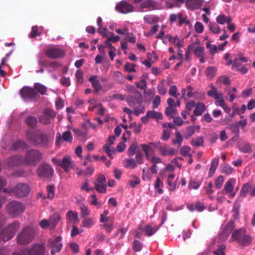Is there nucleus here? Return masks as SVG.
I'll return each mask as SVG.
<instances>
[{
	"label": "nucleus",
	"mask_w": 255,
	"mask_h": 255,
	"mask_svg": "<svg viewBox=\"0 0 255 255\" xmlns=\"http://www.w3.org/2000/svg\"><path fill=\"white\" fill-rule=\"evenodd\" d=\"M26 137L29 142L35 146L48 147L49 137L47 134L40 130L33 132L31 129H28L26 131Z\"/></svg>",
	"instance_id": "obj_1"
},
{
	"label": "nucleus",
	"mask_w": 255,
	"mask_h": 255,
	"mask_svg": "<svg viewBox=\"0 0 255 255\" xmlns=\"http://www.w3.org/2000/svg\"><path fill=\"white\" fill-rule=\"evenodd\" d=\"M43 154L38 149H29L23 157V165L30 167H35L41 160Z\"/></svg>",
	"instance_id": "obj_2"
},
{
	"label": "nucleus",
	"mask_w": 255,
	"mask_h": 255,
	"mask_svg": "<svg viewBox=\"0 0 255 255\" xmlns=\"http://www.w3.org/2000/svg\"><path fill=\"white\" fill-rule=\"evenodd\" d=\"M35 231L31 227L24 228L17 237V243L20 245L30 243L34 239Z\"/></svg>",
	"instance_id": "obj_3"
},
{
	"label": "nucleus",
	"mask_w": 255,
	"mask_h": 255,
	"mask_svg": "<svg viewBox=\"0 0 255 255\" xmlns=\"http://www.w3.org/2000/svg\"><path fill=\"white\" fill-rule=\"evenodd\" d=\"M6 210L10 216L16 217L24 212L25 207L22 203L13 200L7 204Z\"/></svg>",
	"instance_id": "obj_4"
},
{
	"label": "nucleus",
	"mask_w": 255,
	"mask_h": 255,
	"mask_svg": "<svg viewBox=\"0 0 255 255\" xmlns=\"http://www.w3.org/2000/svg\"><path fill=\"white\" fill-rule=\"evenodd\" d=\"M54 170L52 167L45 162L41 163L36 169V175L40 178H47L52 177Z\"/></svg>",
	"instance_id": "obj_5"
},
{
	"label": "nucleus",
	"mask_w": 255,
	"mask_h": 255,
	"mask_svg": "<svg viewBox=\"0 0 255 255\" xmlns=\"http://www.w3.org/2000/svg\"><path fill=\"white\" fill-rule=\"evenodd\" d=\"M45 55L50 59L63 58L66 54L64 50L57 46H51L45 50Z\"/></svg>",
	"instance_id": "obj_6"
},
{
	"label": "nucleus",
	"mask_w": 255,
	"mask_h": 255,
	"mask_svg": "<svg viewBox=\"0 0 255 255\" xmlns=\"http://www.w3.org/2000/svg\"><path fill=\"white\" fill-rule=\"evenodd\" d=\"M18 226L19 224L18 222L13 223L2 232L0 235V237L5 242L9 241L14 237L18 229Z\"/></svg>",
	"instance_id": "obj_7"
},
{
	"label": "nucleus",
	"mask_w": 255,
	"mask_h": 255,
	"mask_svg": "<svg viewBox=\"0 0 255 255\" xmlns=\"http://www.w3.org/2000/svg\"><path fill=\"white\" fill-rule=\"evenodd\" d=\"M30 191L28 184L23 183L17 184L13 189V193L17 197H23L27 196Z\"/></svg>",
	"instance_id": "obj_8"
},
{
	"label": "nucleus",
	"mask_w": 255,
	"mask_h": 255,
	"mask_svg": "<svg viewBox=\"0 0 255 255\" xmlns=\"http://www.w3.org/2000/svg\"><path fill=\"white\" fill-rule=\"evenodd\" d=\"M52 161L61 167L66 172H68L71 168H73V162L69 156H65L62 160L53 158Z\"/></svg>",
	"instance_id": "obj_9"
},
{
	"label": "nucleus",
	"mask_w": 255,
	"mask_h": 255,
	"mask_svg": "<svg viewBox=\"0 0 255 255\" xmlns=\"http://www.w3.org/2000/svg\"><path fill=\"white\" fill-rule=\"evenodd\" d=\"M19 94L24 100H32L35 98L37 92L34 89L29 87L24 86L20 90Z\"/></svg>",
	"instance_id": "obj_10"
},
{
	"label": "nucleus",
	"mask_w": 255,
	"mask_h": 255,
	"mask_svg": "<svg viewBox=\"0 0 255 255\" xmlns=\"http://www.w3.org/2000/svg\"><path fill=\"white\" fill-rule=\"evenodd\" d=\"M116 8L118 11L126 14L133 11L134 6L125 1H122L117 4Z\"/></svg>",
	"instance_id": "obj_11"
},
{
	"label": "nucleus",
	"mask_w": 255,
	"mask_h": 255,
	"mask_svg": "<svg viewBox=\"0 0 255 255\" xmlns=\"http://www.w3.org/2000/svg\"><path fill=\"white\" fill-rule=\"evenodd\" d=\"M45 248L43 245L35 244L28 251V255H44Z\"/></svg>",
	"instance_id": "obj_12"
},
{
	"label": "nucleus",
	"mask_w": 255,
	"mask_h": 255,
	"mask_svg": "<svg viewBox=\"0 0 255 255\" xmlns=\"http://www.w3.org/2000/svg\"><path fill=\"white\" fill-rule=\"evenodd\" d=\"M135 96L128 98L127 101L130 106H134L136 104H140L142 101V96L139 91H136Z\"/></svg>",
	"instance_id": "obj_13"
},
{
	"label": "nucleus",
	"mask_w": 255,
	"mask_h": 255,
	"mask_svg": "<svg viewBox=\"0 0 255 255\" xmlns=\"http://www.w3.org/2000/svg\"><path fill=\"white\" fill-rule=\"evenodd\" d=\"M23 156L14 155L9 157L7 160V164L10 167H13L19 165H23Z\"/></svg>",
	"instance_id": "obj_14"
},
{
	"label": "nucleus",
	"mask_w": 255,
	"mask_h": 255,
	"mask_svg": "<svg viewBox=\"0 0 255 255\" xmlns=\"http://www.w3.org/2000/svg\"><path fill=\"white\" fill-rule=\"evenodd\" d=\"M73 131L74 133L75 136H76L79 140L85 141L88 138V131L86 129L82 130L78 128H73Z\"/></svg>",
	"instance_id": "obj_15"
},
{
	"label": "nucleus",
	"mask_w": 255,
	"mask_h": 255,
	"mask_svg": "<svg viewBox=\"0 0 255 255\" xmlns=\"http://www.w3.org/2000/svg\"><path fill=\"white\" fill-rule=\"evenodd\" d=\"M235 227V226L234 221L231 220L229 221L223 229L221 235L225 238H227L229 237Z\"/></svg>",
	"instance_id": "obj_16"
},
{
	"label": "nucleus",
	"mask_w": 255,
	"mask_h": 255,
	"mask_svg": "<svg viewBox=\"0 0 255 255\" xmlns=\"http://www.w3.org/2000/svg\"><path fill=\"white\" fill-rule=\"evenodd\" d=\"M66 218L73 225L77 224L79 222L78 213L74 211H69L66 213Z\"/></svg>",
	"instance_id": "obj_17"
},
{
	"label": "nucleus",
	"mask_w": 255,
	"mask_h": 255,
	"mask_svg": "<svg viewBox=\"0 0 255 255\" xmlns=\"http://www.w3.org/2000/svg\"><path fill=\"white\" fill-rule=\"evenodd\" d=\"M158 149L162 156L173 155L175 154V150L172 147L167 148L166 144L158 147Z\"/></svg>",
	"instance_id": "obj_18"
},
{
	"label": "nucleus",
	"mask_w": 255,
	"mask_h": 255,
	"mask_svg": "<svg viewBox=\"0 0 255 255\" xmlns=\"http://www.w3.org/2000/svg\"><path fill=\"white\" fill-rule=\"evenodd\" d=\"M186 206L187 209L191 212H193L195 210L202 212L205 209L204 204L200 202L196 203L195 204H187Z\"/></svg>",
	"instance_id": "obj_19"
},
{
	"label": "nucleus",
	"mask_w": 255,
	"mask_h": 255,
	"mask_svg": "<svg viewBox=\"0 0 255 255\" xmlns=\"http://www.w3.org/2000/svg\"><path fill=\"white\" fill-rule=\"evenodd\" d=\"M246 232V230L244 228H240L238 230H235L232 234L231 237L232 240L239 242Z\"/></svg>",
	"instance_id": "obj_20"
},
{
	"label": "nucleus",
	"mask_w": 255,
	"mask_h": 255,
	"mask_svg": "<svg viewBox=\"0 0 255 255\" xmlns=\"http://www.w3.org/2000/svg\"><path fill=\"white\" fill-rule=\"evenodd\" d=\"M205 105L202 102H198L195 107L193 114L195 116H200L206 111Z\"/></svg>",
	"instance_id": "obj_21"
},
{
	"label": "nucleus",
	"mask_w": 255,
	"mask_h": 255,
	"mask_svg": "<svg viewBox=\"0 0 255 255\" xmlns=\"http://www.w3.org/2000/svg\"><path fill=\"white\" fill-rule=\"evenodd\" d=\"M89 81L91 83L92 87L96 92H98L102 89L99 81L97 79V76L94 75L90 77Z\"/></svg>",
	"instance_id": "obj_22"
},
{
	"label": "nucleus",
	"mask_w": 255,
	"mask_h": 255,
	"mask_svg": "<svg viewBox=\"0 0 255 255\" xmlns=\"http://www.w3.org/2000/svg\"><path fill=\"white\" fill-rule=\"evenodd\" d=\"M210 87L211 88V90L208 91L207 95L211 97H213L215 99H218L219 97L222 96V93L221 92H218L216 88L213 85V84H211Z\"/></svg>",
	"instance_id": "obj_23"
},
{
	"label": "nucleus",
	"mask_w": 255,
	"mask_h": 255,
	"mask_svg": "<svg viewBox=\"0 0 255 255\" xmlns=\"http://www.w3.org/2000/svg\"><path fill=\"white\" fill-rule=\"evenodd\" d=\"M61 219V216L58 213L54 214L49 220L50 226L53 229L56 227L58 222Z\"/></svg>",
	"instance_id": "obj_24"
},
{
	"label": "nucleus",
	"mask_w": 255,
	"mask_h": 255,
	"mask_svg": "<svg viewBox=\"0 0 255 255\" xmlns=\"http://www.w3.org/2000/svg\"><path fill=\"white\" fill-rule=\"evenodd\" d=\"M219 158H214L211 163V167L209 171V176L211 177L214 174L216 169L217 168L219 164Z\"/></svg>",
	"instance_id": "obj_25"
},
{
	"label": "nucleus",
	"mask_w": 255,
	"mask_h": 255,
	"mask_svg": "<svg viewBox=\"0 0 255 255\" xmlns=\"http://www.w3.org/2000/svg\"><path fill=\"white\" fill-rule=\"evenodd\" d=\"M25 123L30 128H34L37 124V119L33 116H29L25 119Z\"/></svg>",
	"instance_id": "obj_26"
},
{
	"label": "nucleus",
	"mask_w": 255,
	"mask_h": 255,
	"mask_svg": "<svg viewBox=\"0 0 255 255\" xmlns=\"http://www.w3.org/2000/svg\"><path fill=\"white\" fill-rule=\"evenodd\" d=\"M217 23L220 24H224L225 23H230L232 22V18L230 16H227L224 14H220L216 17Z\"/></svg>",
	"instance_id": "obj_27"
},
{
	"label": "nucleus",
	"mask_w": 255,
	"mask_h": 255,
	"mask_svg": "<svg viewBox=\"0 0 255 255\" xmlns=\"http://www.w3.org/2000/svg\"><path fill=\"white\" fill-rule=\"evenodd\" d=\"M236 182L234 179H229L225 184L224 189L226 194L230 193L234 189L233 183Z\"/></svg>",
	"instance_id": "obj_28"
},
{
	"label": "nucleus",
	"mask_w": 255,
	"mask_h": 255,
	"mask_svg": "<svg viewBox=\"0 0 255 255\" xmlns=\"http://www.w3.org/2000/svg\"><path fill=\"white\" fill-rule=\"evenodd\" d=\"M239 149L240 151L244 153H250L252 152V147L250 143L244 142L241 145L239 146Z\"/></svg>",
	"instance_id": "obj_29"
},
{
	"label": "nucleus",
	"mask_w": 255,
	"mask_h": 255,
	"mask_svg": "<svg viewBox=\"0 0 255 255\" xmlns=\"http://www.w3.org/2000/svg\"><path fill=\"white\" fill-rule=\"evenodd\" d=\"M252 241V237L250 235H247L245 233L241 239L239 243L242 246H247L251 243Z\"/></svg>",
	"instance_id": "obj_30"
},
{
	"label": "nucleus",
	"mask_w": 255,
	"mask_h": 255,
	"mask_svg": "<svg viewBox=\"0 0 255 255\" xmlns=\"http://www.w3.org/2000/svg\"><path fill=\"white\" fill-rule=\"evenodd\" d=\"M95 224V221L92 218H85L82 222L81 226L83 228H90Z\"/></svg>",
	"instance_id": "obj_31"
},
{
	"label": "nucleus",
	"mask_w": 255,
	"mask_h": 255,
	"mask_svg": "<svg viewBox=\"0 0 255 255\" xmlns=\"http://www.w3.org/2000/svg\"><path fill=\"white\" fill-rule=\"evenodd\" d=\"M216 84L221 87V84L229 85L231 84V81L229 78L227 76H222L218 78L216 81Z\"/></svg>",
	"instance_id": "obj_32"
},
{
	"label": "nucleus",
	"mask_w": 255,
	"mask_h": 255,
	"mask_svg": "<svg viewBox=\"0 0 255 255\" xmlns=\"http://www.w3.org/2000/svg\"><path fill=\"white\" fill-rule=\"evenodd\" d=\"M157 230V228L154 229L151 225L148 224L144 228L145 235L148 237L153 235Z\"/></svg>",
	"instance_id": "obj_33"
},
{
	"label": "nucleus",
	"mask_w": 255,
	"mask_h": 255,
	"mask_svg": "<svg viewBox=\"0 0 255 255\" xmlns=\"http://www.w3.org/2000/svg\"><path fill=\"white\" fill-rule=\"evenodd\" d=\"M146 114L147 116L151 119L161 120L163 118L162 115L161 113L155 111H149Z\"/></svg>",
	"instance_id": "obj_34"
},
{
	"label": "nucleus",
	"mask_w": 255,
	"mask_h": 255,
	"mask_svg": "<svg viewBox=\"0 0 255 255\" xmlns=\"http://www.w3.org/2000/svg\"><path fill=\"white\" fill-rule=\"evenodd\" d=\"M34 89L37 91L38 93L41 94V95L45 94L47 91L46 87L38 83H34Z\"/></svg>",
	"instance_id": "obj_35"
},
{
	"label": "nucleus",
	"mask_w": 255,
	"mask_h": 255,
	"mask_svg": "<svg viewBox=\"0 0 255 255\" xmlns=\"http://www.w3.org/2000/svg\"><path fill=\"white\" fill-rule=\"evenodd\" d=\"M95 189L99 193L104 194L107 191V185L106 184L94 183Z\"/></svg>",
	"instance_id": "obj_36"
},
{
	"label": "nucleus",
	"mask_w": 255,
	"mask_h": 255,
	"mask_svg": "<svg viewBox=\"0 0 255 255\" xmlns=\"http://www.w3.org/2000/svg\"><path fill=\"white\" fill-rule=\"evenodd\" d=\"M241 205L239 203H235L234 204L233 208L232 209L233 212V218L234 219V221L238 219L239 216V210L240 208Z\"/></svg>",
	"instance_id": "obj_37"
},
{
	"label": "nucleus",
	"mask_w": 255,
	"mask_h": 255,
	"mask_svg": "<svg viewBox=\"0 0 255 255\" xmlns=\"http://www.w3.org/2000/svg\"><path fill=\"white\" fill-rule=\"evenodd\" d=\"M202 3V0H188L186 4L190 6V8H194L199 6Z\"/></svg>",
	"instance_id": "obj_38"
},
{
	"label": "nucleus",
	"mask_w": 255,
	"mask_h": 255,
	"mask_svg": "<svg viewBox=\"0 0 255 255\" xmlns=\"http://www.w3.org/2000/svg\"><path fill=\"white\" fill-rule=\"evenodd\" d=\"M210 30L214 34H218L220 32V28L218 25L214 22H210L209 24Z\"/></svg>",
	"instance_id": "obj_39"
},
{
	"label": "nucleus",
	"mask_w": 255,
	"mask_h": 255,
	"mask_svg": "<svg viewBox=\"0 0 255 255\" xmlns=\"http://www.w3.org/2000/svg\"><path fill=\"white\" fill-rule=\"evenodd\" d=\"M221 172L226 174L229 175L233 171L232 168L229 164H226L221 166Z\"/></svg>",
	"instance_id": "obj_40"
},
{
	"label": "nucleus",
	"mask_w": 255,
	"mask_h": 255,
	"mask_svg": "<svg viewBox=\"0 0 255 255\" xmlns=\"http://www.w3.org/2000/svg\"><path fill=\"white\" fill-rule=\"evenodd\" d=\"M177 113V110L175 108V107H168L166 108L165 111V114L167 117H170L173 118V115Z\"/></svg>",
	"instance_id": "obj_41"
},
{
	"label": "nucleus",
	"mask_w": 255,
	"mask_h": 255,
	"mask_svg": "<svg viewBox=\"0 0 255 255\" xmlns=\"http://www.w3.org/2000/svg\"><path fill=\"white\" fill-rule=\"evenodd\" d=\"M26 146V143L22 140H18L14 142L12 148L14 150H17L20 148H24Z\"/></svg>",
	"instance_id": "obj_42"
},
{
	"label": "nucleus",
	"mask_w": 255,
	"mask_h": 255,
	"mask_svg": "<svg viewBox=\"0 0 255 255\" xmlns=\"http://www.w3.org/2000/svg\"><path fill=\"white\" fill-rule=\"evenodd\" d=\"M138 145L136 142L132 143L128 149V153L129 156H132L135 153H136Z\"/></svg>",
	"instance_id": "obj_43"
},
{
	"label": "nucleus",
	"mask_w": 255,
	"mask_h": 255,
	"mask_svg": "<svg viewBox=\"0 0 255 255\" xmlns=\"http://www.w3.org/2000/svg\"><path fill=\"white\" fill-rule=\"evenodd\" d=\"M204 140L202 137H198L196 138H193L191 140V143L193 146H199L203 145Z\"/></svg>",
	"instance_id": "obj_44"
},
{
	"label": "nucleus",
	"mask_w": 255,
	"mask_h": 255,
	"mask_svg": "<svg viewBox=\"0 0 255 255\" xmlns=\"http://www.w3.org/2000/svg\"><path fill=\"white\" fill-rule=\"evenodd\" d=\"M250 190L251 188L249 184L247 183L244 185L240 193L241 196L245 197Z\"/></svg>",
	"instance_id": "obj_45"
},
{
	"label": "nucleus",
	"mask_w": 255,
	"mask_h": 255,
	"mask_svg": "<svg viewBox=\"0 0 255 255\" xmlns=\"http://www.w3.org/2000/svg\"><path fill=\"white\" fill-rule=\"evenodd\" d=\"M183 141V137L180 133L177 131L175 133V138L172 140L173 144H178L180 146Z\"/></svg>",
	"instance_id": "obj_46"
},
{
	"label": "nucleus",
	"mask_w": 255,
	"mask_h": 255,
	"mask_svg": "<svg viewBox=\"0 0 255 255\" xmlns=\"http://www.w3.org/2000/svg\"><path fill=\"white\" fill-rule=\"evenodd\" d=\"M114 77L115 80L118 83H123L125 80V78L124 77L123 74L119 71L115 72L114 74Z\"/></svg>",
	"instance_id": "obj_47"
},
{
	"label": "nucleus",
	"mask_w": 255,
	"mask_h": 255,
	"mask_svg": "<svg viewBox=\"0 0 255 255\" xmlns=\"http://www.w3.org/2000/svg\"><path fill=\"white\" fill-rule=\"evenodd\" d=\"M169 94L175 98H178L180 94L177 93V88L176 86H172L169 90Z\"/></svg>",
	"instance_id": "obj_48"
},
{
	"label": "nucleus",
	"mask_w": 255,
	"mask_h": 255,
	"mask_svg": "<svg viewBox=\"0 0 255 255\" xmlns=\"http://www.w3.org/2000/svg\"><path fill=\"white\" fill-rule=\"evenodd\" d=\"M206 75L211 78H213L216 73V69L214 67L209 66L206 70Z\"/></svg>",
	"instance_id": "obj_49"
},
{
	"label": "nucleus",
	"mask_w": 255,
	"mask_h": 255,
	"mask_svg": "<svg viewBox=\"0 0 255 255\" xmlns=\"http://www.w3.org/2000/svg\"><path fill=\"white\" fill-rule=\"evenodd\" d=\"M205 49L203 47H197L194 49V52L197 57L203 56L204 55Z\"/></svg>",
	"instance_id": "obj_50"
},
{
	"label": "nucleus",
	"mask_w": 255,
	"mask_h": 255,
	"mask_svg": "<svg viewBox=\"0 0 255 255\" xmlns=\"http://www.w3.org/2000/svg\"><path fill=\"white\" fill-rule=\"evenodd\" d=\"M224 182V178L223 176L220 175L216 179L215 182V186L217 189H220Z\"/></svg>",
	"instance_id": "obj_51"
},
{
	"label": "nucleus",
	"mask_w": 255,
	"mask_h": 255,
	"mask_svg": "<svg viewBox=\"0 0 255 255\" xmlns=\"http://www.w3.org/2000/svg\"><path fill=\"white\" fill-rule=\"evenodd\" d=\"M62 138L64 141L69 142H71L73 139L71 133L69 130L66 131L63 133Z\"/></svg>",
	"instance_id": "obj_52"
},
{
	"label": "nucleus",
	"mask_w": 255,
	"mask_h": 255,
	"mask_svg": "<svg viewBox=\"0 0 255 255\" xmlns=\"http://www.w3.org/2000/svg\"><path fill=\"white\" fill-rule=\"evenodd\" d=\"M201 183V182L199 181L191 180L189 183L188 188L190 189H197L200 187Z\"/></svg>",
	"instance_id": "obj_53"
},
{
	"label": "nucleus",
	"mask_w": 255,
	"mask_h": 255,
	"mask_svg": "<svg viewBox=\"0 0 255 255\" xmlns=\"http://www.w3.org/2000/svg\"><path fill=\"white\" fill-rule=\"evenodd\" d=\"M154 3L151 0H146L141 4V7L142 8H154Z\"/></svg>",
	"instance_id": "obj_54"
},
{
	"label": "nucleus",
	"mask_w": 255,
	"mask_h": 255,
	"mask_svg": "<svg viewBox=\"0 0 255 255\" xmlns=\"http://www.w3.org/2000/svg\"><path fill=\"white\" fill-rule=\"evenodd\" d=\"M110 145L109 144H105L103 145V148L110 158H113L112 154L115 152V150L114 149H110Z\"/></svg>",
	"instance_id": "obj_55"
},
{
	"label": "nucleus",
	"mask_w": 255,
	"mask_h": 255,
	"mask_svg": "<svg viewBox=\"0 0 255 255\" xmlns=\"http://www.w3.org/2000/svg\"><path fill=\"white\" fill-rule=\"evenodd\" d=\"M142 246V244L140 241L134 240L132 244V249L135 252H139L141 250Z\"/></svg>",
	"instance_id": "obj_56"
},
{
	"label": "nucleus",
	"mask_w": 255,
	"mask_h": 255,
	"mask_svg": "<svg viewBox=\"0 0 255 255\" xmlns=\"http://www.w3.org/2000/svg\"><path fill=\"white\" fill-rule=\"evenodd\" d=\"M129 128H133L135 133H139L141 131V125L140 124H137L135 123H133L129 125Z\"/></svg>",
	"instance_id": "obj_57"
},
{
	"label": "nucleus",
	"mask_w": 255,
	"mask_h": 255,
	"mask_svg": "<svg viewBox=\"0 0 255 255\" xmlns=\"http://www.w3.org/2000/svg\"><path fill=\"white\" fill-rule=\"evenodd\" d=\"M54 187L53 185H48L47 186V191L48 192L47 198L53 199L54 197Z\"/></svg>",
	"instance_id": "obj_58"
},
{
	"label": "nucleus",
	"mask_w": 255,
	"mask_h": 255,
	"mask_svg": "<svg viewBox=\"0 0 255 255\" xmlns=\"http://www.w3.org/2000/svg\"><path fill=\"white\" fill-rule=\"evenodd\" d=\"M43 114L50 120L51 118H53L56 117V113L55 111L49 109H46L44 110Z\"/></svg>",
	"instance_id": "obj_59"
},
{
	"label": "nucleus",
	"mask_w": 255,
	"mask_h": 255,
	"mask_svg": "<svg viewBox=\"0 0 255 255\" xmlns=\"http://www.w3.org/2000/svg\"><path fill=\"white\" fill-rule=\"evenodd\" d=\"M41 33L40 31H39L37 26H34L32 27L31 31L30 34L31 38H34L37 36H39L41 35Z\"/></svg>",
	"instance_id": "obj_60"
},
{
	"label": "nucleus",
	"mask_w": 255,
	"mask_h": 255,
	"mask_svg": "<svg viewBox=\"0 0 255 255\" xmlns=\"http://www.w3.org/2000/svg\"><path fill=\"white\" fill-rule=\"evenodd\" d=\"M225 248V246L222 245L216 251L213 252V254L215 255H226L224 252Z\"/></svg>",
	"instance_id": "obj_61"
},
{
	"label": "nucleus",
	"mask_w": 255,
	"mask_h": 255,
	"mask_svg": "<svg viewBox=\"0 0 255 255\" xmlns=\"http://www.w3.org/2000/svg\"><path fill=\"white\" fill-rule=\"evenodd\" d=\"M206 48L209 49L211 55L214 54L217 52V47L214 45H211L209 41L206 43Z\"/></svg>",
	"instance_id": "obj_62"
},
{
	"label": "nucleus",
	"mask_w": 255,
	"mask_h": 255,
	"mask_svg": "<svg viewBox=\"0 0 255 255\" xmlns=\"http://www.w3.org/2000/svg\"><path fill=\"white\" fill-rule=\"evenodd\" d=\"M81 214L82 217H85L88 216L90 214V210L88 208L87 206L85 205H82L80 207Z\"/></svg>",
	"instance_id": "obj_63"
},
{
	"label": "nucleus",
	"mask_w": 255,
	"mask_h": 255,
	"mask_svg": "<svg viewBox=\"0 0 255 255\" xmlns=\"http://www.w3.org/2000/svg\"><path fill=\"white\" fill-rule=\"evenodd\" d=\"M195 30L197 33H201L204 30V26L200 22L197 21L195 24Z\"/></svg>",
	"instance_id": "obj_64"
}]
</instances>
